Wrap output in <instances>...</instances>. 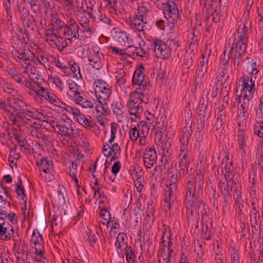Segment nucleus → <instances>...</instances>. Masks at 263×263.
<instances>
[{
	"mask_svg": "<svg viewBox=\"0 0 263 263\" xmlns=\"http://www.w3.org/2000/svg\"><path fill=\"white\" fill-rule=\"evenodd\" d=\"M99 52L93 51L90 52L89 55L88 56V60L89 64L94 68L99 70L102 67V63L100 58L98 55Z\"/></svg>",
	"mask_w": 263,
	"mask_h": 263,
	"instance_id": "20",
	"label": "nucleus"
},
{
	"mask_svg": "<svg viewBox=\"0 0 263 263\" xmlns=\"http://www.w3.org/2000/svg\"><path fill=\"white\" fill-rule=\"evenodd\" d=\"M144 97V93L137 90L134 91L130 95L129 103L142 104V98Z\"/></svg>",
	"mask_w": 263,
	"mask_h": 263,
	"instance_id": "34",
	"label": "nucleus"
},
{
	"mask_svg": "<svg viewBox=\"0 0 263 263\" xmlns=\"http://www.w3.org/2000/svg\"><path fill=\"white\" fill-rule=\"evenodd\" d=\"M112 108L114 114L117 116H120L124 112V106L119 102L114 103L112 104Z\"/></svg>",
	"mask_w": 263,
	"mask_h": 263,
	"instance_id": "46",
	"label": "nucleus"
},
{
	"mask_svg": "<svg viewBox=\"0 0 263 263\" xmlns=\"http://www.w3.org/2000/svg\"><path fill=\"white\" fill-rule=\"evenodd\" d=\"M20 20L22 22L25 28L29 29L32 31L34 30L33 27L36 26L35 20L32 15L27 14L21 18Z\"/></svg>",
	"mask_w": 263,
	"mask_h": 263,
	"instance_id": "26",
	"label": "nucleus"
},
{
	"mask_svg": "<svg viewBox=\"0 0 263 263\" xmlns=\"http://www.w3.org/2000/svg\"><path fill=\"white\" fill-rule=\"evenodd\" d=\"M196 187L191 180H189L187 183V191L186 194V207L187 221L189 222L194 221V209L195 206L194 198L195 196Z\"/></svg>",
	"mask_w": 263,
	"mask_h": 263,
	"instance_id": "4",
	"label": "nucleus"
},
{
	"mask_svg": "<svg viewBox=\"0 0 263 263\" xmlns=\"http://www.w3.org/2000/svg\"><path fill=\"white\" fill-rule=\"evenodd\" d=\"M69 67V69L70 68L71 71L74 74L77 79H82L83 77L80 71V69L77 63L73 61H69L68 62V67Z\"/></svg>",
	"mask_w": 263,
	"mask_h": 263,
	"instance_id": "35",
	"label": "nucleus"
},
{
	"mask_svg": "<svg viewBox=\"0 0 263 263\" xmlns=\"http://www.w3.org/2000/svg\"><path fill=\"white\" fill-rule=\"evenodd\" d=\"M36 164L39 167L40 171L48 173L52 168V161L48 159L47 157H43L40 160L36 161Z\"/></svg>",
	"mask_w": 263,
	"mask_h": 263,
	"instance_id": "25",
	"label": "nucleus"
},
{
	"mask_svg": "<svg viewBox=\"0 0 263 263\" xmlns=\"http://www.w3.org/2000/svg\"><path fill=\"white\" fill-rule=\"evenodd\" d=\"M100 217H102L104 220L102 222L103 224L108 226L110 224V222H112L111 220V215L109 211L107 209H102L100 211Z\"/></svg>",
	"mask_w": 263,
	"mask_h": 263,
	"instance_id": "36",
	"label": "nucleus"
},
{
	"mask_svg": "<svg viewBox=\"0 0 263 263\" xmlns=\"http://www.w3.org/2000/svg\"><path fill=\"white\" fill-rule=\"evenodd\" d=\"M55 40H57L56 42L54 41L53 43L57 47H58L59 50H63V49L67 46V44L63 37L58 35V37Z\"/></svg>",
	"mask_w": 263,
	"mask_h": 263,
	"instance_id": "51",
	"label": "nucleus"
},
{
	"mask_svg": "<svg viewBox=\"0 0 263 263\" xmlns=\"http://www.w3.org/2000/svg\"><path fill=\"white\" fill-rule=\"evenodd\" d=\"M28 4L30 5L33 12L36 13L39 11L38 0H28Z\"/></svg>",
	"mask_w": 263,
	"mask_h": 263,
	"instance_id": "64",
	"label": "nucleus"
},
{
	"mask_svg": "<svg viewBox=\"0 0 263 263\" xmlns=\"http://www.w3.org/2000/svg\"><path fill=\"white\" fill-rule=\"evenodd\" d=\"M55 127L58 130L56 129V132L58 134L62 137H66L67 135V129H69V126L63 124V122H57Z\"/></svg>",
	"mask_w": 263,
	"mask_h": 263,
	"instance_id": "39",
	"label": "nucleus"
},
{
	"mask_svg": "<svg viewBox=\"0 0 263 263\" xmlns=\"http://www.w3.org/2000/svg\"><path fill=\"white\" fill-rule=\"evenodd\" d=\"M254 96H252V95H247V93H245L242 96L243 103L240 105L242 109V113L245 117L246 116V114L247 113L249 107L251 105L250 101L253 99Z\"/></svg>",
	"mask_w": 263,
	"mask_h": 263,
	"instance_id": "31",
	"label": "nucleus"
},
{
	"mask_svg": "<svg viewBox=\"0 0 263 263\" xmlns=\"http://www.w3.org/2000/svg\"><path fill=\"white\" fill-rule=\"evenodd\" d=\"M167 186L168 188V193H166V197L164 199L165 202H167L169 200H171L172 202H174L175 200V196L174 194V189H175L174 186Z\"/></svg>",
	"mask_w": 263,
	"mask_h": 263,
	"instance_id": "53",
	"label": "nucleus"
},
{
	"mask_svg": "<svg viewBox=\"0 0 263 263\" xmlns=\"http://www.w3.org/2000/svg\"><path fill=\"white\" fill-rule=\"evenodd\" d=\"M144 44V42L143 41L142 45L141 43H140V47H136L133 46V47H130V48H133V52L134 53H136L137 56L143 58L145 57L146 52L141 48V46H143Z\"/></svg>",
	"mask_w": 263,
	"mask_h": 263,
	"instance_id": "54",
	"label": "nucleus"
},
{
	"mask_svg": "<svg viewBox=\"0 0 263 263\" xmlns=\"http://www.w3.org/2000/svg\"><path fill=\"white\" fill-rule=\"evenodd\" d=\"M105 7L107 8L108 11L112 14L118 15V1L114 3L105 5Z\"/></svg>",
	"mask_w": 263,
	"mask_h": 263,
	"instance_id": "55",
	"label": "nucleus"
},
{
	"mask_svg": "<svg viewBox=\"0 0 263 263\" xmlns=\"http://www.w3.org/2000/svg\"><path fill=\"white\" fill-rule=\"evenodd\" d=\"M167 177L169 178L170 181V186H174V188H176V182L178 180V178H179V175H178L175 170L172 168L169 170L168 172Z\"/></svg>",
	"mask_w": 263,
	"mask_h": 263,
	"instance_id": "40",
	"label": "nucleus"
},
{
	"mask_svg": "<svg viewBox=\"0 0 263 263\" xmlns=\"http://www.w3.org/2000/svg\"><path fill=\"white\" fill-rule=\"evenodd\" d=\"M109 49L111 52L115 53L117 55H120L123 58H126L127 56H129V55L126 52V49H121L116 47L110 46L109 47Z\"/></svg>",
	"mask_w": 263,
	"mask_h": 263,
	"instance_id": "52",
	"label": "nucleus"
},
{
	"mask_svg": "<svg viewBox=\"0 0 263 263\" xmlns=\"http://www.w3.org/2000/svg\"><path fill=\"white\" fill-rule=\"evenodd\" d=\"M254 211L250 212V221L252 227L255 228L256 225H257V221L260 219V215L259 212L256 210L255 208L253 207Z\"/></svg>",
	"mask_w": 263,
	"mask_h": 263,
	"instance_id": "42",
	"label": "nucleus"
},
{
	"mask_svg": "<svg viewBox=\"0 0 263 263\" xmlns=\"http://www.w3.org/2000/svg\"><path fill=\"white\" fill-rule=\"evenodd\" d=\"M17 216L11 211H7L5 206H0V238L2 240L8 241L14 235L13 227L12 224H16Z\"/></svg>",
	"mask_w": 263,
	"mask_h": 263,
	"instance_id": "2",
	"label": "nucleus"
},
{
	"mask_svg": "<svg viewBox=\"0 0 263 263\" xmlns=\"http://www.w3.org/2000/svg\"><path fill=\"white\" fill-rule=\"evenodd\" d=\"M95 85H96V93L97 95H101V98H108L111 93L110 90L111 86L105 81L102 80H97L95 81Z\"/></svg>",
	"mask_w": 263,
	"mask_h": 263,
	"instance_id": "11",
	"label": "nucleus"
},
{
	"mask_svg": "<svg viewBox=\"0 0 263 263\" xmlns=\"http://www.w3.org/2000/svg\"><path fill=\"white\" fill-rule=\"evenodd\" d=\"M78 165L76 163L71 162L68 168L69 170V175L73 178L76 183H78V180L76 178V173Z\"/></svg>",
	"mask_w": 263,
	"mask_h": 263,
	"instance_id": "47",
	"label": "nucleus"
},
{
	"mask_svg": "<svg viewBox=\"0 0 263 263\" xmlns=\"http://www.w3.org/2000/svg\"><path fill=\"white\" fill-rule=\"evenodd\" d=\"M254 133L259 138H263V121H257L254 125Z\"/></svg>",
	"mask_w": 263,
	"mask_h": 263,
	"instance_id": "50",
	"label": "nucleus"
},
{
	"mask_svg": "<svg viewBox=\"0 0 263 263\" xmlns=\"http://www.w3.org/2000/svg\"><path fill=\"white\" fill-rule=\"evenodd\" d=\"M115 246L117 250L118 254H119V250H120V251L121 252L122 251L121 249L122 247L125 246V248H126L127 247L129 246L127 244V237L125 233L120 232L118 234V235L116 238Z\"/></svg>",
	"mask_w": 263,
	"mask_h": 263,
	"instance_id": "24",
	"label": "nucleus"
},
{
	"mask_svg": "<svg viewBox=\"0 0 263 263\" xmlns=\"http://www.w3.org/2000/svg\"><path fill=\"white\" fill-rule=\"evenodd\" d=\"M137 127L140 132V135L147 136L149 128L148 125L144 121H140L137 125Z\"/></svg>",
	"mask_w": 263,
	"mask_h": 263,
	"instance_id": "41",
	"label": "nucleus"
},
{
	"mask_svg": "<svg viewBox=\"0 0 263 263\" xmlns=\"http://www.w3.org/2000/svg\"><path fill=\"white\" fill-rule=\"evenodd\" d=\"M179 162V167L181 171H182V174L180 172L179 173V178H181L185 173L188 172V168L190 166V162L187 159V157H181Z\"/></svg>",
	"mask_w": 263,
	"mask_h": 263,
	"instance_id": "32",
	"label": "nucleus"
},
{
	"mask_svg": "<svg viewBox=\"0 0 263 263\" xmlns=\"http://www.w3.org/2000/svg\"><path fill=\"white\" fill-rule=\"evenodd\" d=\"M225 119V115L224 111L222 110L218 111L217 114V119L216 122V125L217 128H221L223 125V120Z\"/></svg>",
	"mask_w": 263,
	"mask_h": 263,
	"instance_id": "59",
	"label": "nucleus"
},
{
	"mask_svg": "<svg viewBox=\"0 0 263 263\" xmlns=\"http://www.w3.org/2000/svg\"><path fill=\"white\" fill-rule=\"evenodd\" d=\"M108 98H103V104L101 106H98L96 105V110L98 112H101L103 114L104 113H107L110 111L109 108L108 107V104L107 103L106 100Z\"/></svg>",
	"mask_w": 263,
	"mask_h": 263,
	"instance_id": "48",
	"label": "nucleus"
},
{
	"mask_svg": "<svg viewBox=\"0 0 263 263\" xmlns=\"http://www.w3.org/2000/svg\"><path fill=\"white\" fill-rule=\"evenodd\" d=\"M164 6V14L167 21V24L172 28L175 26L179 16V12L176 4L172 1H168L166 4L162 3Z\"/></svg>",
	"mask_w": 263,
	"mask_h": 263,
	"instance_id": "5",
	"label": "nucleus"
},
{
	"mask_svg": "<svg viewBox=\"0 0 263 263\" xmlns=\"http://www.w3.org/2000/svg\"><path fill=\"white\" fill-rule=\"evenodd\" d=\"M77 10L79 12H84L85 11V5H87L86 0H75Z\"/></svg>",
	"mask_w": 263,
	"mask_h": 263,
	"instance_id": "56",
	"label": "nucleus"
},
{
	"mask_svg": "<svg viewBox=\"0 0 263 263\" xmlns=\"http://www.w3.org/2000/svg\"><path fill=\"white\" fill-rule=\"evenodd\" d=\"M110 127H111V135H110V138L109 140L108 141V142L109 143H111L113 142L116 138V134L117 132V127L118 125L115 122H112L110 124Z\"/></svg>",
	"mask_w": 263,
	"mask_h": 263,
	"instance_id": "57",
	"label": "nucleus"
},
{
	"mask_svg": "<svg viewBox=\"0 0 263 263\" xmlns=\"http://www.w3.org/2000/svg\"><path fill=\"white\" fill-rule=\"evenodd\" d=\"M14 11L17 13L21 18L29 14V10L27 8L25 0H15L13 1Z\"/></svg>",
	"mask_w": 263,
	"mask_h": 263,
	"instance_id": "15",
	"label": "nucleus"
},
{
	"mask_svg": "<svg viewBox=\"0 0 263 263\" xmlns=\"http://www.w3.org/2000/svg\"><path fill=\"white\" fill-rule=\"evenodd\" d=\"M31 245H34L35 254L41 258H44V241L42 235L37 231L33 232L31 239Z\"/></svg>",
	"mask_w": 263,
	"mask_h": 263,
	"instance_id": "10",
	"label": "nucleus"
},
{
	"mask_svg": "<svg viewBox=\"0 0 263 263\" xmlns=\"http://www.w3.org/2000/svg\"><path fill=\"white\" fill-rule=\"evenodd\" d=\"M157 155L154 148L150 147L145 148L143 154V162L146 168H151L156 162Z\"/></svg>",
	"mask_w": 263,
	"mask_h": 263,
	"instance_id": "12",
	"label": "nucleus"
},
{
	"mask_svg": "<svg viewBox=\"0 0 263 263\" xmlns=\"http://www.w3.org/2000/svg\"><path fill=\"white\" fill-rule=\"evenodd\" d=\"M218 187L220 189L221 192L227 193L228 197H231L232 187L231 186L230 182H226L220 180L218 183Z\"/></svg>",
	"mask_w": 263,
	"mask_h": 263,
	"instance_id": "37",
	"label": "nucleus"
},
{
	"mask_svg": "<svg viewBox=\"0 0 263 263\" xmlns=\"http://www.w3.org/2000/svg\"><path fill=\"white\" fill-rule=\"evenodd\" d=\"M240 79L242 80V86H244L243 88L244 94L248 91V95L251 94L252 96H254L256 89L255 81L253 80L252 77H242L240 78Z\"/></svg>",
	"mask_w": 263,
	"mask_h": 263,
	"instance_id": "14",
	"label": "nucleus"
},
{
	"mask_svg": "<svg viewBox=\"0 0 263 263\" xmlns=\"http://www.w3.org/2000/svg\"><path fill=\"white\" fill-rule=\"evenodd\" d=\"M129 136L130 139L135 142L138 139V137L140 136V132L137 126L131 128L129 132Z\"/></svg>",
	"mask_w": 263,
	"mask_h": 263,
	"instance_id": "49",
	"label": "nucleus"
},
{
	"mask_svg": "<svg viewBox=\"0 0 263 263\" xmlns=\"http://www.w3.org/2000/svg\"><path fill=\"white\" fill-rule=\"evenodd\" d=\"M240 26L238 27L237 32H239ZM248 28L245 24L241 29L240 35L238 37L239 39L236 41V34L233 33L232 36L227 41L223 51V54L226 56V52H228L227 58H224L221 61L223 63L224 66L229 63L230 58L233 59L234 64H235V59H241L244 53L246 52L248 42Z\"/></svg>",
	"mask_w": 263,
	"mask_h": 263,
	"instance_id": "1",
	"label": "nucleus"
},
{
	"mask_svg": "<svg viewBox=\"0 0 263 263\" xmlns=\"http://www.w3.org/2000/svg\"><path fill=\"white\" fill-rule=\"evenodd\" d=\"M144 71L145 68L142 65L140 66L139 68L135 71L132 79L133 85L143 84L142 83L144 81L145 79Z\"/></svg>",
	"mask_w": 263,
	"mask_h": 263,
	"instance_id": "21",
	"label": "nucleus"
},
{
	"mask_svg": "<svg viewBox=\"0 0 263 263\" xmlns=\"http://www.w3.org/2000/svg\"><path fill=\"white\" fill-rule=\"evenodd\" d=\"M15 192L19 199L24 201L26 203L27 202V196L25 193V189L23 186H20V184H17Z\"/></svg>",
	"mask_w": 263,
	"mask_h": 263,
	"instance_id": "45",
	"label": "nucleus"
},
{
	"mask_svg": "<svg viewBox=\"0 0 263 263\" xmlns=\"http://www.w3.org/2000/svg\"><path fill=\"white\" fill-rule=\"evenodd\" d=\"M67 84L69 89L73 93V96L80 95L79 91V88L80 87L75 82L72 80L69 79L67 80Z\"/></svg>",
	"mask_w": 263,
	"mask_h": 263,
	"instance_id": "44",
	"label": "nucleus"
},
{
	"mask_svg": "<svg viewBox=\"0 0 263 263\" xmlns=\"http://www.w3.org/2000/svg\"><path fill=\"white\" fill-rule=\"evenodd\" d=\"M192 130L191 126L189 128L185 127L182 129V137L180 138V143L189 144V140L191 137Z\"/></svg>",
	"mask_w": 263,
	"mask_h": 263,
	"instance_id": "38",
	"label": "nucleus"
},
{
	"mask_svg": "<svg viewBox=\"0 0 263 263\" xmlns=\"http://www.w3.org/2000/svg\"><path fill=\"white\" fill-rule=\"evenodd\" d=\"M151 48L154 49L156 56L158 58L167 59L171 53V49L170 47L160 39L152 40Z\"/></svg>",
	"mask_w": 263,
	"mask_h": 263,
	"instance_id": "6",
	"label": "nucleus"
},
{
	"mask_svg": "<svg viewBox=\"0 0 263 263\" xmlns=\"http://www.w3.org/2000/svg\"><path fill=\"white\" fill-rule=\"evenodd\" d=\"M64 33L67 36V39L72 42L76 39H79L80 35L79 34L80 27L77 24L76 21L73 18L67 21L66 24H65Z\"/></svg>",
	"mask_w": 263,
	"mask_h": 263,
	"instance_id": "8",
	"label": "nucleus"
},
{
	"mask_svg": "<svg viewBox=\"0 0 263 263\" xmlns=\"http://www.w3.org/2000/svg\"><path fill=\"white\" fill-rule=\"evenodd\" d=\"M211 85H210L208 87L205 88L203 90V93H206V100H200V104L199 105V110L198 116L200 118H206V110L208 105L209 102V95L210 94V88Z\"/></svg>",
	"mask_w": 263,
	"mask_h": 263,
	"instance_id": "16",
	"label": "nucleus"
},
{
	"mask_svg": "<svg viewBox=\"0 0 263 263\" xmlns=\"http://www.w3.org/2000/svg\"><path fill=\"white\" fill-rule=\"evenodd\" d=\"M49 18L51 22V24L54 25L57 29H62L65 26V23L59 17L57 12L53 10L50 11Z\"/></svg>",
	"mask_w": 263,
	"mask_h": 263,
	"instance_id": "22",
	"label": "nucleus"
},
{
	"mask_svg": "<svg viewBox=\"0 0 263 263\" xmlns=\"http://www.w3.org/2000/svg\"><path fill=\"white\" fill-rule=\"evenodd\" d=\"M120 147L118 143H115L110 147V151L108 152L107 154H104V156L107 157H110L112 154H120Z\"/></svg>",
	"mask_w": 263,
	"mask_h": 263,
	"instance_id": "58",
	"label": "nucleus"
},
{
	"mask_svg": "<svg viewBox=\"0 0 263 263\" xmlns=\"http://www.w3.org/2000/svg\"><path fill=\"white\" fill-rule=\"evenodd\" d=\"M79 24L84 29V32L92 33V28L89 27V20L85 14H82L78 19Z\"/></svg>",
	"mask_w": 263,
	"mask_h": 263,
	"instance_id": "33",
	"label": "nucleus"
},
{
	"mask_svg": "<svg viewBox=\"0 0 263 263\" xmlns=\"http://www.w3.org/2000/svg\"><path fill=\"white\" fill-rule=\"evenodd\" d=\"M124 252L127 263H135L137 261L135 251L132 246H130L125 248Z\"/></svg>",
	"mask_w": 263,
	"mask_h": 263,
	"instance_id": "29",
	"label": "nucleus"
},
{
	"mask_svg": "<svg viewBox=\"0 0 263 263\" xmlns=\"http://www.w3.org/2000/svg\"><path fill=\"white\" fill-rule=\"evenodd\" d=\"M9 107L13 109L15 111H20V114L23 113L26 108L27 105L25 102L18 99H8Z\"/></svg>",
	"mask_w": 263,
	"mask_h": 263,
	"instance_id": "18",
	"label": "nucleus"
},
{
	"mask_svg": "<svg viewBox=\"0 0 263 263\" xmlns=\"http://www.w3.org/2000/svg\"><path fill=\"white\" fill-rule=\"evenodd\" d=\"M194 211L195 210L196 214L198 215V219L201 216V223L202 226H205L206 229H208L206 222L211 219L210 217V211L208 206L202 201L199 200L193 206Z\"/></svg>",
	"mask_w": 263,
	"mask_h": 263,
	"instance_id": "7",
	"label": "nucleus"
},
{
	"mask_svg": "<svg viewBox=\"0 0 263 263\" xmlns=\"http://www.w3.org/2000/svg\"><path fill=\"white\" fill-rule=\"evenodd\" d=\"M116 40L117 42L121 46L133 47V46L130 45V41H132L131 39H129V35L125 31H119L116 32Z\"/></svg>",
	"mask_w": 263,
	"mask_h": 263,
	"instance_id": "17",
	"label": "nucleus"
},
{
	"mask_svg": "<svg viewBox=\"0 0 263 263\" xmlns=\"http://www.w3.org/2000/svg\"><path fill=\"white\" fill-rule=\"evenodd\" d=\"M142 104L129 103H127L129 114L134 115L136 119H140V115L143 112V109Z\"/></svg>",
	"mask_w": 263,
	"mask_h": 263,
	"instance_id": "19",
	"label": "nucleus"
},
{
	"mask_svg": "<svg viewBox=\"0 0 263 263\" xmlns=\"http://www.w3.org/2000/svg\"><path fill=\"white\" fill-rule=\"evenodd\" d=\"M238 141L240 149H243L246 144L245 140V134L243 132L240 131L238 135Z\"/></svg>",
	"mask_w": 263,
	"mask_h": 263,
	"instance_id": "60",
	"label": "nucleus"
},
{
	"mask_svg": "<svg viewBox=\"0 0 263 263\" xmlns=\"http://www.w3.org/2000/svg\"><path fill=\"white\" fill-rule=\"evenodd\" d=\"M199 161L200 165L202 166V169L206 165V154L204 151H201L199 156Z\"/></svg>",
	"mask_w": 263,
	"mask_h": 263,
	"instance_id": "63",
	"label": "nucleus"
},
{
	"mask_svg": "<svg viewBox=\"0 0 263 263\" xmlns=\"http://www.w3.org/2000/svg\"><path fill=\"white\" fill-rule=\"evenodd\" d=\"M241 185L238 183L236 189L234 190V196L235 199L236 203L240 204V201L239 200V197L241 196Z\"/></svg>",
	"mask_w": 263,
	"mask_h": 263,
	"instance_id": "61",
	"label": "nucleus"
},
{
	"mask_svg": "<svg viewBox=\"0 0 263 263\" xmlns=\"http://www.w3.org/2000/svg\"><path fill=\"white\" fill-rule=\"evenodd\" d=\"M29 107L30 106L28 105L26 108L25 109V111H23L21 114H19L22 116H25L29 118H37L39 112L37 111V110L34 108H33V109L31 110L29 109Z\"/></svg>",
	"mask_w": 263,
	"mask_h": 263,
	"instance_id": "43",
	"label": "nucleus"
},
{
	"mask_svg": "<svg viewBox=\"0 0 263 263\" xmlns=\"http://www.w3.org/2000/svg\"><path fill=\"white\" fill-rule=\"evenodd\" d=\"M13 49L11 53L17 61V59L22 61L26 65H29L34 61V54L29 49L26 48L21 39L17 37L11 39Z\"/></svg>",
	"mask_w": 263,
	"mask_h": 263,
	"instance_id": "3",
	"label": "nucleus"
},
{
	"mask_svg": "<svg viewBox=\"0 0 263 263\" xmlns=\"http://www.w3.org/2000/svg\"><path fill=\"white\" fill-rule=\"evenodd\" d=\"M7 19V30L11 33H14L16 36L13 35L12 38L14 37H17L20 38V35L18 33H21L22 30L18 25L13 22L12 18H9Z\"/></svg>",
	"mask_w": 263,
	"mask_h": 263,
	"instance_id": "23",
	"label": "nucleus"
},
{
	"mask_svg": "<svg viewBox=\"0 0 263 263\" xmlns=\"http://www.w3.org/2000/svg\"><path fill=\"white\" fill-rule=\"evenodd\" d=\"M99 238V235L97 232L92 231L90 230H88V231L86 232V234L84 237L85 240L87 241L91 246L96 243Z\"/></svg>",
	"mask_w": 263,
	"mask_h": 263,
	"instance_id": "30",
	"label": "nucleus"
},
{
	"mask_svg": "<svg viewBox=\"0 0 263 263\" xmlns=\"http://www.w3.org/2000/svg\"><path fill=\"white\" fill-rule=\"evenodd\" d=\"M37 97H42L45 99L47 101L51 104L57 103L58 100L56 96L53 93L49 92L47 89L44 88H41V92L37 95Z\"/></svg>",
	"mask_w": 263,
	"mask_h": 263,
	"instance_id": "28",
	"label": "nucleus"
},
{
	"mask_svg": "<svg viewBox=\"0 0 263 263\" xmlns=\"http://www.w3.org/2000/svg\"><path fill=\"white\" fill-rule=\"evenodd\" d=\"M39 128L32 129L30 131V134L33 137H35L38 139H48V136L43 134L42 132L38 129Z\"/></svg>",
	"mask_w": 263,
	"mask_h": 263,
	"instance_id": "62",
	"label": "nucleus"
},
{
	"mask_svg": "<svg viewBox=\"0 0 263 263\" xmlns=\"http://www.w3.org/2000/svg\"><path fill=\"white\" fill-rule=\"evenodd\" d=\"M140 8H139L138 14H136L133 18V23L134 28L140 31L149 30L151 28V25L149 23L144 20V15L140 14Z\"/></svg>",
	"mask_w": 263,
	"mask_h": 263,
	"instance_id": "13",
	"label": "nucleus"
},
{
	"mask_svg": "<svg viewBox=\"0 0 263 263\" xmlns=\"http://www.w3.org/2000/svg\"><path fill=\"white\" fill-rule=\"evenodd\" d=\"M15 250L16 251L17 254V255L16 256L15 255V256L17 257L18 262L21 263L20 261H22L24 263L25 262V259H27L28 255L27 247L26 243H23Z\"/></svg>",
	"mask_w": 263,
	"mask_h": 263,
	"instance_id": "27",
	"label": "nucleus"
},
{
	"mask_svg": "<svg viewBox=\"0 0 263 263\" xmlns=\"http://www.w3.org/2000/svg\"><path fill=\"white\" fill-rule=\"evenodd\" d=\"M12 121L14 124L17 126L27 124L34 129L40 128L42 126L41 121L37 120V118H29L25 116H22L20 114H17L15 117H13Z\"/></svg>",
	"mask_w": 263,
	"mask_h": 263,
	"instance_id": "9",
	"label": "nucleus"
}]
</instances>
